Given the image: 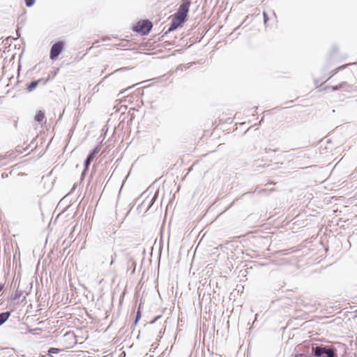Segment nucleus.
Returning a JSON list of instances; mask_svg holds the SVG:
<instances>
[{"instance_id": "1", "label": "nucleus", "mask_w": 357, "mask_h": 357, "mask_svg": "<svg viewBox=\"0 0 357 357\" xmlns=\"http://www.w3.org/2000/svg\"><path fill=\"white\" fill-rule=\"evenodd\" d=\"M190 3V0H183L180 5L178 11L173 15V16L184 22L186 20Z\"/></svg>"}, {"instance_id": "2", "label": "nucleus", "mask_w": 357, "mask_h": 357, "mask_svg": "<svg viewBox=\"0 0 357 357\" xmlns=\"http://www.w3.org/2000/svg\"><path fill=\"white\" fill-rule=\"evenodd\" d=\"M152 26V23L149 20H142L137 23L134 26V31L142 35H146L150 32Z\"/></svg>"}, {"instance_id": "3", "label": "nucleus", "mask_w": 357, "mask_h": 357, "mask_svg": "<svg viewBox=\"0 0 357 357\" xmlns=\"http://www.w3.org/2000/svg\"><path fill=\"white\" fill-rule=\"evenodd\" d=\"M64 47V43L63 41H59L54 43L50 50V57L51 59H55L63 51Z\"/></svg>"}, {"instance_id": "4", "label": "nucleus", "mask_w": 357, "mask_h": 357, "mask_svg": "<svg viewBox=\"0 0 357 357\" xmlns=\"http://www.w3.org/2000/svg\"><path fill=\"white\" fill-rule=\"evenodd\" d=\"M183 23V22H181V20L178 19V18H176V17H175L174 16L172 15V22H171V24H170V26L165 31V33L167 34L168 33H170V32L174 31L178 26H180Z\"/></svg>"}, {"instance_id": "5", "label": "nucleus", "mask_w": 357, "mask_h": 357, "mask_svg": "<svg viewBox=\"0 0 357 357\" xmlns=\"http://www.w3.org/2000/svg\"><path fill=\"white\" fill-rule=\"evenodd\" d=\"M98 150L96 148V149H93V151L89 154V155L87 156V158L84 162L85 169H88L90 164L93 160V159H94L96 155L98 153Z\"/></svg>"}, {"instance_id": "6", "label": "nucleus", "mask_w": 357, "mask_h": 357, "mask_svg": "<svg viewBox=\"0 0 357 357\" xmlns=\"http://www.w3.org/2000/svg\"><path fill=\"white\" fill-rule=\"evenodd\" d=\"M326 347L317 346L312 347V354L317 357H321L326 353Z\"/></svg>"}, {"instance_id": "7", "label": "nucleus", "mask_w": 357, "mask_h": 357, "mask_svg": "<svg viewBox=\"0 0 357 357\" xmlns=\"http://www.w3.org/2000/svg\"><path fill=\"white\" fill-rule=\"evenodd\" d=\"M43 82V84H45V83L47 82V80L46 79H39L38 80H36V81H33L31 82L28 86H27V90L28 91L31 92L32 91H33L36 87L37 86Z\"/></svg>"}, {"instance_id": "8", "label": "nucleus", "mask_w": 357, "mask_h": 357, "mask_svg": "<svg viewBox=\"0 0 357 357\" xmlns=\"http://www.w3.org/2000/svg\"><path fill=\"white\" fill-rule=\"evenodd\" d=\"M10 316V312L0 313V326L4 324L8 320Z\"/></svg>"}, {"instance_id": "9", "label": "nucleus", "mask_w": 357, "mask_h": 357, "mask_svg": "<svg viewBox=\"0 0 357 357\" xmlns=\"http://www.w3.org/2000/svg\"><path fill=\"white\" fill-rule=\"evenodd\" d=\"M326 351L325 355L326 357H337L335 349L326 347Z\"/></svg>"}, {"instance_id": "10", "label": "nucleus", "mask_w": 357, "mask_h": 357, "mask_svg": "<svg viewBox=\"0 0 357 357\" xmlns=\"http://www.w3.org/2000/svg\"><path fill=\"white\" fill-rule=\"evenodd\" d=\"M35 121H38V122H41L43 121V120L45 119V113L42 111H38L35 117Z\"/></svg>"}, {"instance_id": "11", "label": "nucleus", "mask_w": 357, "mask_h": 357, "mask_svg": "<svg viewBox=\"0 0 357 357\" xmlns=\"http://www.w3.org/2000/svg\"><path fill=\"white\" fill-rule=\"evenodd\" d=\"M345 85H347V83H346V82H342V83H341V84H339V85H337V86H333L332 90H333V91H337V90H339V89H340L343 88V87H344V86H345Z\"/></svg>"}, {"instance_id": "12", "label": "nucleus", "mask_w": 357, "mask_h": 357, "mask_svg": "<svg viewBox=\"0 0 357 357\" xmlns=\"http://www.w3.org/2000/svg\"><path fill=\"white\" fill-rule=\"evenodd\" d=\"M24 1H25L26 6L28 7L32 6L35 3V0H24Z\"/></svg>"}, {"instance_id": "13", "label": "nucleus", "mask_w": 357, "mask_h": 357, "mask_svg": "<svg viewBox=\"0 0 357 357\" xmlns=\"http://www.w3.org/2000/svg\"><path fill=\"white\" fill-rule=\"evenodd\" d=\"M263 16H264V24H266L268 20V17L265 12L263 13Z\"/></svg>"}, {"instance_id": "14", "label": "nucleus", "mask_w": 357, "mask_h": 357, "mask_svg": "<svg viewBox=\"0 0 357 357\" xmlns=\"http://www.w3.org/2000/svg\"><path fill=\"white\" fill-rule=\"evenodd\" d=\"M58 351V349H56V348H51L50 350H49V353L50 354H56Z\"/></svg>"}, {"instance_id": "15", "label": "nucleus", "mask_w": 357, "mask_h": 357, "mask_svg": "<svg viewBox=\"0 0 357 357\" xmlns=\"http://www.w3.org/2000/svg\"><path fill=\"white\" fill-rule=\"evenodd\" d=\"M139 318H140V312H139V311H138L137 313L136 319H135V323H137L138 321Z\"/></svg>"}, {"instance_id": "16", "label": "nucleus", "mask_w": 357, "mask_h": 357, "mask_svg": "<svg viewBox=\"0 0 357 357\" xmlns=\"http://www.w3.org/2000/svg\"><path fill=\"white\" fill-rule=\"evenodd\" d=\"M116 255L114 254L113 256H112V261H111V263L110 264H112L113 262H114V258L116 257Z\"/></svg>"}, {"instance_id": "17", "label": "nucleus", "mask_w": 357, "mask_h": 357, "mask_svg": "<svg viewBox=\"0 0 357 357\" xmlns=\"http://www.w3.org/2000/svg\"><path fill=\"white\" fill-rule=\"evenodd\" d=\"M123 93V91H121L118 94V96H119L120 94H121V93Z\"/></svg>"}, {"instance_id": "18", "label": "nucleus", "mask_w": 357, "mask_h": 357, "mask_svg": "<svg viewBox=\"0 0 357 357\" xmlns=\"http://www.w3.org/2000/svg\"><path fill=\"white\" fill-rule=\"evenodd\" d=\"M2 289V287L0 285V290Z\"/></svg>"}, {"instance_id": "19", "label": "nucleus", "mask_w": 357, "mask_h": 357, "mask_svg": "<svg viewBox=\"0 0 357 357\" xmlns=\"http://www.w3.org/2000/svg\"><path fill=\"white\" fill-rule=\"evenodd\" d=\"M356 312H357V310H356Z\"/></svg>"}]
</instances>
